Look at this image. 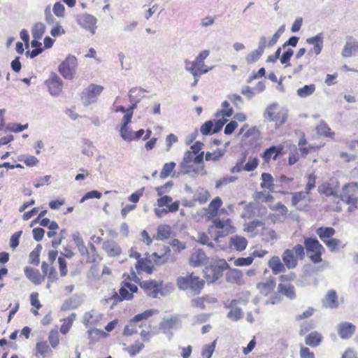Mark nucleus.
Masks as SVG:
<instances>
[{
  "instance_id": "bf43d9fd",
  "label": "nucleus",
  "mask_w": 358,
  "mask_h": 358,
  "mask_svg": "<svg viewBox=\"0 0 358 358\" xmlns=\"http://www.w3.org/2000/svg\"><path fill=\"white\" fill-rule=\"evenodd\" d=\"M306 185L305 186V192L310 194L312 189H313L316 186V176L315 173H312L306 176Z\"/></svg>"
},
{
  "instance_id": "864d4df0",
  "label": "nucleus",
  "mask_w": 358,
  "mask_h": 358,
  "mask_svg": "<svg viewBox=\"0 0 358 358\" xmlns=\"http://www.w3.org/2000/svg\"><path fill=\"white\" fill-rule=\"evenodd\" d=\"M76 317V313H72L69 317L63 320L64 322L60 327V332L62 334L65 335L69 331L73 325Z\"/></svg>"
},
{
  "instance_id": "5701e85b",
  "label": "nucleus",
  "mask_w": 358,
  "mask_h": 358,
  "mask_svg": "<svg viewBox=\"0 0 358 358\" xmlns=\"http://www.w3.org/2000/svg\"><path fill=\"white\" fill-rule=\"evenodd\" d=\"M306 43L313 45V48L309 50L308 55H318L321 53L324 45V37L322 33L317 35L308 38L306 41Z\"/></svg>"
},
{
  "instance_id": "2eb2a0df",
  "label": "nucleus",
  "mask_w": 358,
  "mask_h": 358,
  "mask_svg": "<svg viewBox=\"0 0 358 358\" xmlns=\"http://www.w3.org/2000/svg\"><path fill=\"white\" fill-rule=\"evenodd\" d=\"M140 287L150 297L157 298L159 294H162V281L155 280H143L139 283Z\"/></svg>"
},
{
  "instance_id": "4c0bfd02",
  "label": "nucleus",
  "mask_w": 358,
  "mask_h": 358,
  "mask_svg": "<svg viewBox=\"0 0 358 358\" xmlns=\"http://www.w3.org/2000/svg\"><path fill=\"white\" fill-rule=\"evenodd\" d=\"M268 265L275 275L285 272L287 268L278 256H273L268 260Z\"/></svg>"
},
{
  "instance_id": "c85d7f7f",
  "label": "nucleus",
  "mask_w": 358,
  "mask_h": 358,
  "mask_svg": "<svg viewBox=\"0 0 358 358\" xmlns=\"http://www.w3.org/2000/svg\"><path fill=\"white\" fill-rule=\"evenodd\" d=\"M24 271L25 276L36 285H41L45 280V275H42L36 268L26 266Z\"/></svg>"
},
{
  "instance_id": "0eeeda50",
  "label": "nucleus",
  "mask_w": 358,
  "mask_h": 358,
  "mask_svg": "<svg viewBox=\"0 0 358 358\" xmlns=\"http://www.w3.org/2000/svg\"><path fill=\"white\" fill-rule=\"evenodd\" d=\"M228 267L229 265L224 259L217 260L205 268L204 278L208 283L214 282L223 275V272Z\"/></svg>"
},
{
  "instance_id": "052dcab7",
  "label": "nucleus",
  "mask_w": 358,
  "mask_h": 358,
  "mask_svg": "<svg viewBox=\"0 0 358 358\" xmlns=\"http://www.w3.org/2000/svg\"><path fill=\"white\" fill-rule=\"evenodd\" d=\"M255 199L259 203H271L273 201V196L269 193L258 192L255 194Z\"/></svg>"
},
{
  "instance_id": "c9c22d12",
  "label": "nucleus",
  "mask_w": 358,
  "mask_h": 358,
  "mask_svg": "<svg viewBox=\"0 0 358 358\" xmlns=\"http://www.w3.org/2000/svg\"><path fill=\"white\" fill-rule=\"evenodd\" d=\"M207 257L204 252L200 249L194 250L189 257V264L194 267L201 266L206 262Z\"/></svg>"
},
{
  "instance_id": "412c9836",
  "label": "nucleus",
  "mask_w": 358,
  "mask_h": 358,
  "mask_svg": "<svg viewBox=\"0 0 358 358\" xmlns=\"http://www.w3.org/2000/svg\"><path fill=\"white\" fill-rule=\"evenodd\" d=\"M45 85L52 96L58 95L62 92L63 83L55 73L50 74L49 78L45 80Z\"/></svg>"
},
{
  "instance_id": "f03ea898",
  "label": "nucleus",
  "mask_w": 358,
  "mask_h": 358,
  "mask_svg": "<svg viewBox=\"0 0 358 358\" xmlns=\"http://www.w3.org/2000/svg\"><path fill=\"white\" fill-rule=\"evenodd\" d=\"M212 224L209 226L208 232L210 238L218 241L220 238L224 237L236 231L235 227L229 218L220 219L219 217L210 220Z\"/></svg>"
},
{
  "instance_id": "c03bdc74",
  "label": "nucleus",
  "mask_w": 358,
  "mask_h": 358,
  "mask_svg": "<svg viewBox=\"0 0 358 358\" xmlns=\"http://www.w3.org/2000/svg\"><path fill=\"white\" fill-rule=\"evenodd\" d=\"M278 292L289 299H294L296 297L295 288L292 284L279 283L278 285Z\"/></svg>"
},
{
  "instance_id": "9b49d317",
  "label": "nucleus",
  "mask_w": 358,
  "mask_h": 358,
  "mask_svg": "<svg viewBox=\"0 0 358 358\" xmlns=\"http://www.w3.org/2000/svg\"><path fill=\"white\" fill-rule=\"evenodd\" d=\"M158 311L155 309H148L144 312L136 315L130 321V323L125 328V331L131 334L133 332H136V330L134 329L137 326L138 327H143L146 325L147 320L151 317L154 314L157 313Z\"/></svg>"
},
{
  "instance_id": "e2e57ef3",
  "label": "nucleus",
  "mask_w": 358,
  "mask_h": 358,
  "mask_svg": "<svg viewBox=\"0 0 358 358\" xmlns=\"http://www.w3.org/2000/svg\"><path fill=\"white\" fill-rule=\"evenodd\" d=\"M176 163L173 162H171L169 163H166L161 171L160 178H166L170 176V174L173 172L174 169L176 168Z\"/></svg>"
},
{
  "instance_id": "b1692460",
  "label": "nucleus",
  "mask_w": 358,
  "mask_h": 358,
  "mask_svg": "<svg viewBox=\"0 0 358 358\" xmlns=\"http://www.w3.org/2000/svg\"><path fill=\"white\" fill-rule=\"evenodd\" d=\"M292 194V199H291V203L292 205L295 207L298 210H308L309 206L308 204L301 206L300 205V202L304 201L307 199L308 201L310 202L311 199L310 197L308 196V194H307L305 192H296L291 194Z\"/></svg>"
},
{
  "instance_id": "4be33fe9",
  "label": "nucleus",
  "mask_w": 358,
  "mask_h": 358,
  "mask_svg": "<svg viewBox=\"0 0 358 358\" xmlns=\"http://www.w3.org/2000/svg\"><path fill=\"white\" fill-rule=\"evenodd\" d=\"M284 31L285 25H282L273 35V36L269 41H267L265 36H262L259 39L257 49L263 53L266 47H272L278 42L279 38L283 34Z\"/></svg>"
},
{
  "instance_id": "338daca9",
  "label": "nucleus",
  "mask_w": 358,
  "mask_h": 358,
  "mask_svg": "<svg viewBox=\"0 0 358 358\" xmlns=\"http://www.w3.org/2000/svg\"><path fill=\"white\" fill-rule=\"evenodd\" d=\"M262 54L258 49H256L247 55L245 61L248 64H254L260 59Z\"/></svg>"
},
{
  "instance_id": "ddd939ff",
  "label": "nucleus",
  "mask_w": 358,
  "mask_h": 358,
  "mask_svg": "<svg viewBox=\"0 0 358 358\" xmlns=\"http://www.w3.org/2000/svg\"><path fill=\"white\" fill-rule=\"evenodd\" d=\"M223 201L220 197H215L204 210V213L208 220L218 217L222 214H227V210L222 208Z\"/></svg>"
},
{
  "instance_id": "6e6552de",
  "label": "nucleus",
  "mask_w": 358,
  "mask_h": 358,
  "mask_svg": "<svg viewBox=\"0 0 358 358\" xmlns=\"http://www.w3.org/2000/svg\"><path fill=\"white\" fill-rule=\"evenodd\" d=\"M264 116L268 121L273 122L276 127L282 125L287 119L286 110L276 103L269 105L266 108Z\"/></svg>"
},
{
  "instance_id": "6e6d98bb",
  "label": "nucleus",
  "mask_w": 358,
  "mask_h": 358,
  "mask_svg": "<svg viewBox=\"0 0 358 358\" xmlns=\"http://www.w3.org/2000/svg\"><path fill=\"white\" fill-rule=\"evenodd\" d=\"M356 51H358V43L347 42L343 49L342 55L345 57H349Z\"/></svg>"
},
{
  "instance_id": "79ce46f5",
  "label": "nucleus",
  "mask_w": 358,
  "mask_h": 358,
  "mask_svg": "<svg viewBox=\"0 0 358 358\" xmlns=\"http://www.w3.org/2000/svg\"><path fill=\"white\" fill-rule=\"evenodd\" d=\"M103 249L110 257H116L120 255V247L113 241H106L103 244Z\"/></svg>"
},
{
  "instance_id": "0e129e2a",
  "label": "nucleus",
  "mask_w": 358,
  "mask_h": 358,
  "mask_svg": "<svg viewBox=\"0 0 358 358\" xmlns=\"http://www.w3.org/2000/svg\"><path fill=\"white\" fill-rule=\"evenodd\" d=\"M144 348V344L139 341H136L134 344L127 348V351L131 356H135Z\"/></svg>"
},
{
  "instance_id": "a211bd4d",
  "label": "nucleus",
  "mask_w": 358,
  "mask_h": 358,
  "mask_svg": "<svg viewBox=\"0 0 358 358\" xmlns=\"http://www.w3.org/2000/svg\"><path fill=\"white\" fill-rule=\"evenodd\" d=\"M103 315L95 310H92L85 313L82 322L86 327L95 328L101 325Z\"/></svg>"
},
{
  "instance_id": "a18cd8bd",
  "label": "nucleus",
  "mask_w": 358,
  "mask_h": 358,
  "mask_svg": "<svg viewBox=\"0 0 358 358\" xmlns=\"http://www.w3.org/2000/svg\"><path fill=\"white\" fill-rule=\"evenodd\" d=\"M316 234L320 239L324 243L335 235L336 230L331 227H321L316 229Z\"/></svg>"
},
{
  "instance_id": "f257e3e1",
  "label": "nucleus",
  "mask_w": 358,
  "mask_h": 358,
  "mask_svg": "<svg viewBox=\"0 0 358 358\" xmlns=\"http://www.w3.org/2000/svg\"><path fill=\"white\" fill-rule=\"evenodd\" d=\"M206 284L205 280L194 272H187L183 276H179L176 285L179 289L190 290L196 294L201 293Z\"/></svg>"
},
{
  "instance_id": "5fc2aeb1",
  "label": "nucleus",
  "mask_w": 358,
  "mask_h": 358,
  "mask_svg": "<svg viewBox=\"0 0 358 358\" xmlns=\"http://www.w3.org/2000/svg\"><path fill=\"white\" fill-rule=\"evenodd\" d=\"M315 91V84H310L304 85L303 87L299 88L296 91L297 95L299 97L305 98L314 93Z\"/></svg>"
},
{
  "instance_id": "3c124183",
  "label": "nucleus",
  "mask_w": 358,
  "mask_h": 358,
  "mask_svg": "<svg viewBox=\"0 0 358 358\" xmlns=\"http://www.w3.org/2000/svg\"><path fill=\"white\" fill-rule=\"evenodd\" d=\"M234 113L232 107L230 106L229 103L227 101H224L222 103V109L216 113V117H218L222 116V119L230 117Z\"/></svg>"
},
{
  "instance_id": "9d476101",
  "label": "nucleus",
  "mask_w": 358,
  "mask_h": 358,
  "mask_svg": "<svg viewBox=\"0 0 358 358\" xmlns=\"http://www.w3.org/2000/svg\"><path fill=\"white\" fill-rule=\"evenodd\" d=\"M172 198L168 195L159 198L157 201V206L161 208L166 206V208L164 209H155V215L157 217H161L164 214L178 211L179 210L180 201L176 200L174 202H172Z\"/></svg>"
},
{
  "instance_id": "393cba45",
  "label": "nucleus",
  "mask_w": 358,
  "mask_h": 358,
  "mask_svg": "<svg viewBox=\"0 0 358 358\" xmlns=\"http://www.w3.org/2000/svg\"><path fill=\"white\" fill-rule=\"evenodd\" d=\"M131 121V109L127 115H124L122 118V123L120 130L121 137L127 141H134V131H131L128 128V124Z\"/></svg>"
},
{
  "instance_id": "f704fd0d",
  "label": "nucleus",
  "mask_w": 358,
  "mask_h": 358,
  "mask_svg": "<svg viewBox=\"0 0 358 358\" xmlns=\"http://www.w3.org/2000/svg\"><path fill=\"white\" fill-rule=\"evenodd\" d=\"M52 352L46 341H38L36 344L34 355L37 358H45Z\"/></svg>"
},
{
  "instance_id": "20e7f679",
  "label": "nucleus",
  "mask_w": 358,
  "mask_h": 358,
  "mask_svg": "<svg viewBox=\"0 0 358 358\" xmlns=\"http://www.w3.org/2000/svg\"><path fill=\"white\" fill-rule=\"evenodd\" d=\"M306 252L304 248L301 244H296L292 249H286L282 255V259L287 268L293 269L298 265L299 260L305 258Z\"/></svg>"
},
{
  "instance_id": "680f3d73",
  "label": "nucleus",
  "mask_w": 358,
  "mask_h": 358,
  "mask_svg": "<svg viewBox=\"0 0 358 358\" xmlns=\"http://www.w3.org/2000/svg\"><path fill=\"white\" fill-rule=\"evenodd\" d=\"M142 90L141 88L135 87L132 88L129 93V97L132 104H136L139 102L141 96Z\"/></svg>"
},
{
  "instance_id": "423d86ee",
  "label": "nucleus",
  "mask_w": 358,
  "mask_h": 358,
  "mask_svg": "<svg viewBox=\"0 0 358 358\" xmlns=\"http://www.w3.org/2000/svg\"><path fill=\"white\" fill-rule=\"evenodd\" d=\"M210 52L208 50H202L193 62L185 61V69L189 71L194 77H199L207 73L209 69L204 63V60L208 57Z\"/></svg>"
},
{
  "instance_id": "a878e982",
  "label": "nucleus",
  "mask_w": 358,
  "mask_h": 358,
  "mask_svg": "<svg viewBox=\"0 0 358 358\" xmlns=\"http://www.w3.org/2000/svg\"><path fill=\"white\" fill-rule=\"evenodd\" d=\"M79 250L83 255H85L87 262L93 263L101 259L96 247L92 243L89 244V247L87 248L82 241V245L81 247L79 248Z\"/></svg>"
},
{
  "instance_id": "39448f33",
  "label": "nucleus",
  "mask_w": 358,
  "mask_h": 358,
  "mask_svg": "<svg viewBox=\"0 0 358 358\" xmlns=\"http://www.w3.org/2000/svg\"><path fill=\"white\" fill-rule=\"evenodd\" d=\"M304 250L308 255L310 260L314 264H319L322 262V255L324 252V248L316 238H304Z\"/></svg>"
},
{
  "instance_id": "13d9d810",
  "label": "nucleus",
  "mask_w": 358,
  "mask_h": 358,
  "mask_svg": "<svg viewBox=\"0 0 358 358\" xmlns=\"http://www.w3.org/2000/svg\"><path fill=\"white\" fill-rule=\"evenodd\" d=\"M30 303L31 305L34 307L31 311L34 315H38V310L41 308V302L38 299V292H32L30 294Z\"/></svg>"
},
{
  "instance_id": "dca6fc26",
  "label": "nucleus",
  "mask_w": 358,
  "mask_h": 358,
  "mask_svg": "<svg viewBox=\"0 0 358 358\" xmlns=\"http://www.w3.org/2000/svg\"><path fill=\"white\" fill-rule=\"evenodd\" d=\"M285 148L282 144L272 145L266 148L261 155V157L265 164H269L271 160L276 161L280 157L285 155Z\"/></svg>"
},
{
  "instance_id": "e433bc0d",
  "label": "nucleus",
  "mask_w": 358,
  "mask_h": 358,
  "mask_svg": "<svg viewBox=\"0 0 358 358\" xmlns=\"http://www.w3.org/2000/svg\"><path fill=\"white\" fill-rule=\"evenodd\" d=\"M338 185L334 186L329 182H323L318 187V192L320 194H324L327 196L338 197Z\"/></svg>"
},
{
  "instance_id": "58836bf2",
  "label": "nucleus",
  "mask_w": 358,
  "mask_h": 358,
  "mask_svg": "<svg viewBox=\"0 0 358 358\" xmlns=\"http://www.w3.org/2000/svg\"><path fill=\"white\" fill-rule=\"evenodd\" d=\"M87 334L89 345H94L107 335L103 331L96 328H90L87 330Z\"/></svg>"
},
{
  "instance_id": "72a5a7b5",
  "label": "nucleus",
  "mask_w": 358,
  "mask_h": 358,
  "mask_svg": "<svg viewBox=\"0 0 358 358\" xmlns=\"http://www.w3.org/2000/svg\"><path fill=\"white\" fill-rule=\"evenodd\" d=\"M135 268L138 274L143 272L147 274H152L154 269V266L151 259L148 258H142L138 259L135 264Z\"/></svg>"
},
{
  "instance_id": "aec40b11",
  "label": "nucleus",
  "mask_w": 358,
  "mask_h": 358,
  "mask_svg": "<svg viewBox=\"0 0 358 358\" xmlns=\"http://www.w3.org/2000/svg\"><path fill=\"white\" fill-rule=\"evenodd\" d=\"M152 258L157 265H162L168 262H173L175 258L171 255V250L169 246L164 245L161 252H153Z\"/></svg>"
},
{
  "instance_id": "6ab92c4d",
  "label": "nucleus",
  "mask_w": 358,
  "mask_h": 358,
  "mask_svg": "<svg viewBox=\"0 0 358 358\" xmlns=\"http://www.w3.org/2000/svg\"><path fill=\"white\" fill-rule=\"evenodd\" d=\"M270 209L276 213H271L268 218L274 223L282 222L288 215L287 208L281 202L276 203L274 206H270Z\"/></svg>"
},
{
  "instance_id": "bb28decb",
  "label": "nucleus",
  "mask_w": 358,
  "mask_h": 358,
  "mask_svg": "<svg viewBox=\"0 0 358 358\" xmlns=\"http://www.w3.org/2000/svg\"><path fill=\"white\" fill-rule=\"evenodd\" d=\"M243 133V138L244 139L252 141H258L261 136V132L256 126L249 127L248 124H245L241 128L240 134Z\"/></svg>"
},
{
  "instance_id": "cd10ccee",
  "label": "nucleus",
  "mask_w": 358,
  "mask_h": 358,
  "mask_svg": "<svg viewBox=\"0 0 358 358\" xmlns=\"http://www.w3.org/2000/svg\"><path fill=\"white\" fill-rule=\"evenodd\" d=\"M356 326L348 322H341L338 326V334L342 339H349L356 331Z\"/></svg>"
},
{
  "instance_id": "f8f14e48",
  "label": "nucleus",
  "mask_w": 358,
  "mask_h": 358,
  "mask_svg": "<svg viewBox=\"0 0 358 358\" xmlns=\"http://www.w3.org/2000/svg\"><path fill=\"white\" fill-rule=\"evenodd\" d=\"M78 67L77 59L75 56H68L59 66V73L68 80H72Z\"/></svg>"
},
{
  "instance_id": "69168bd1",
  "label": "nucleus",
  "mask_w": 358,
  "mask_h": 358,
  "mask_svg": "<svg viewBox=\"0 0 358 358\" xmlns=\"http://www.w3.org/2000/svg\"><path fill=\"white\" fill-rule=\"evenodd\" d=\"M324 243L331 252H335L341 246L342 242L340 239L332 237Z\"/></svg>"
},
{
  "instance_id": "a19ab883",
  "label": "nucleus",
  "mask_w": 358,
  "mask_h": 358,
  "mask_svg": "<svg viewBox=\"0 0 358 358\" xmlns=\"http://www.w3.org/2000/svg\"><path fill=\"white\" fill-rule=\"evenodd\" d=\"M259 164V160L257 157H250L248 162L245 163V164L243 166L242 169L240 168L238 166V164H237V165L232 169V171L234 172L235 170L236 171H240L241 170L248 172L253 171L257 168Z\"/></svg>"
},
{
  "instance_id": "f3484780",
  "label": "nucleus",
  "mask_w": 358,
  "mask_h": 358,
  "mask_svg": "<svg viewBox=\"0 0 358 358\" xmlns=\"http://www.w3.org/2000/svg\"><path fill=\"white\" fill-rule=\"evenodd\" d=\"M227 121L226 119L206 121L201 126L200 131L205 136L217 133L222 129Z\"/></svg>"
},
{
  "instance_id": "7c9ffc66",
  "label": "nucleus",
  "mask_w": 358,
  "mask_h": 358,
  "mask_svg": "<svg viewBox=\"0 0 358 358\" xmlns=\"http://www.w3.org/2000/svg\"><path fill=\"white\" fill-rule=\"evenodd\" d=\"M248 244V240L241 236L235 235L230 238L229 242V247L230 249L242 252L247 248Z\"/></svg>"
},
{
  "instance_id": "7ed1b4c3",
  "label": "nucleus",
  "mask_w": 358,
  "mask_h": 358,
  "mask_svg": "<svg viewBox=\"0 0 358 358\" xmlns=\"http://www.w3.org/2000/svg\"><path fill=\"white\" fill-rule=\"evenodd\" d=\"M358 182H350L343 185L340 199L347 205L350 213L358 208Z\"/></svg>"
},
{
  "instance_id": "4468645a",
  "label": "nucleus",
  "mask_w": 358,
  "mask_h": 358,
  "mask_svg": "<svg viewBox=\"0 0 358 358\" xmlns=\"http://www.w3.org/2000/svg\"><path fill=\"white\" fill-rule=\"evenodd\" d=\"M103 87L99 85L90 84L82 92L81 99L85 105H90L97 101L102 93Z\"/></svg>"
},
{
  "instance_id": "473e14b6",
  "label": "nucleus",
  "mask_w": 358,
  "mask_h": 358,
  "mask_svg": "<svg viewBox=\"0 0 358 358\" xmlns=\"http://www.w3.org/2000/svg\"><path fill=\"white\" fill-rule=\"evenodd\" d=\"M276 283L273 278H269L265 282H260L257 284V289L264 296H268L272 293L275 287Z\"/></svg>"
},
{
  "instance_id": "ea45409f",
  "label": "nucleus",
  "mask_w": 358,
  "mask_h": 358,
  "mask_svg": "<svg viewBox=\"0 0 358 358\" xmlns=\"http://www.w3.org/2000/svg\"><path fill=\"white\" fill-rule=\"evenodd\" d=\"M226 279L231 283L241 285L243 282V273L237 268H231L226 274Z\"/></svg>"
},
{
  "instance_id": "de8ad7c7",
  "label": "nucleus",
  "mask_w": 358,
  "mask_h": 358,
  "mask_svg": "<svg viewBox=\"0 0 358 358\" xmlns=\"http://www.w3.org/2000/svg\"><path fill=\"white\" fill-rule=\"evenodd\" d=\"M324 306L330 308H336L338 306V296L335 290H329L326 296L324 301Z\"/></svg>"
},
{
  "instance_id": "774afa93",
  "label": "nucleus",
  "mask_w": 358,
  "mask_h": 358,
  "mask_svg": "<svg viewBox=\"0 0 358 358\" xmlns=\"http://www.w3.org/2000/svg\"><path fill=\"white\" fill-rule=\"evenodd\" d=\"M216 341L204 346L201 352L203 358H210L215 348Z\"/></svg>"
},
{
  "instance_id": "4d7b16f0",
  "label": "nucleus",
  "mask_w": 358,
  "mask_h": 358,
  "mask_svg": "<svg viewBox=\"0 0 358 358\" xmlns=\"http://www.w3.org/2000/svg\"><path fill=\"white\" fill-rule=\"evenodd\" d=\"M45 31V26L42 22L36 23L32 29V36L35 39H41Z\"/></svg>"
},
{
  "instance_id": "09e8293b",
  "label": "nucleus",
  "mask_w": 358,
  "mask_h": 358,
  "mask_svg": "<svg viewBox=\"0 0 358 358\" xmlns=\"http://www.w3.org/2000/svg\"><path fill=\"white\" fill-rule=\"evenodd\" d=\"M178 322V319L176 316L171 317V318H164L159 324V327L165 333L175 328Z\"/></svg>"
},
{
  "instance_id": "c756f323",
  "label": "nucleus",
  "mask_w": 358,
  "mask_h": 358,
  "mask_svg": "<svg viewBox=\"0 0 358 358\" xmlns=\"http://www.w3.org/2000/svg\"><path fill=\"white\" fill-rule=\"evenodd\" d=\"M202 144L199 142H196L193 145L191 146V151H187L185 155V160L190 162L192 160L194 156V161L196 162H200L203 159V152H201Z\"/></svg>"
},
{
  "instance_id": "49530a36",
  "label": "nucleus",
  "mask_w": 358,
  "mask_h": 358,
  "mask_svg": "<svg viewBox=\"0 0 358 358\" xmlns=\"http://www.w3.org/2000/svg\"><path fill=\"white\" fill-rule=\"evenodd\" d=\"M79 24L88 29H92L96 23V19L92 15L84 14L78 18Z\"/></svg>"
},
{
  "instance_id": "2f4dec72",
  "label": "nucleus",
  "mask_w": 358,
  "mask_h": 358,
  "mask_svg": "<svg viewBox=\"0 0 358 358\" xmlns=\"http://www.w3.org/2000/svg\"><path fill=\"white\" fill-rule=\"evenodd\" d=\"M323 339V336L320 332L313 331L306 335L304 342L307 346L316 348L322 343Z\"/></svg>"
},
{
  "instance_id": "1a4fd4ad",
  "label": "nucleus",
  "mask_w": 358,
  "mask_h": 358,
  "mask_svg": "<svg viewBox=\"0 0 358 358\" xmlns=\"http://www.w3.org/2000/svg\"><path fill=\"white\" fill-rule=\"evenodd\" d=\"M138 292V287L130 282L122 281L118 292H115L111 296L115 302H120L124 300H131L134 294Z\"/></svg>"
},
{
  "instance_id": "8fccbe9b",
  "label": "nucleus",
  "mask_w": 358,
  "mask_h": 358,
  "mask_svg": "<svg viewBox=\"0 0 358 358\" xmlns=\"http://www.w3.org/2000/svg\"><path fill=\"white\" fill-rule=\"evenodd\" d=\"M215 301V299L210 298L208 296H203L193 299L192 306L203 310L206 308V303H211Z\"/></svg>"
},
{
  "instance_id": "37998d69",
  "label": "nucleus",
  "mask_w": 358,
  "mask_h": 358,
  "mask_svg": "<svg viewBox=\"0 0 358 358\" xmlns=\"http://www.w3.org/2000/svg\"><path fill=\"white\" fill-rule=\"evenodd\" d=\"M172 234L171 228L168 224H160L157 229V234L154 238L157 241H163L171 237Z\"/></svg>"
},
{
  "instance_id": "603ef678",
  "label": "nucleus",
  "mask_w": 358,
  "mask_h": 358,
  "mask_svg": "<svg viewBox=\"0 0 358 358\" xmlns=\"http://www.w3.org/2000/svg\"><path fill=\"white\" fill-rule=\"evenodd\" d=\"M262 182L260 186L263 189H268L269 190L273 191L274 184H273V178L269 173H263L262 174Z\"/></svg>"
}]
</instances>
